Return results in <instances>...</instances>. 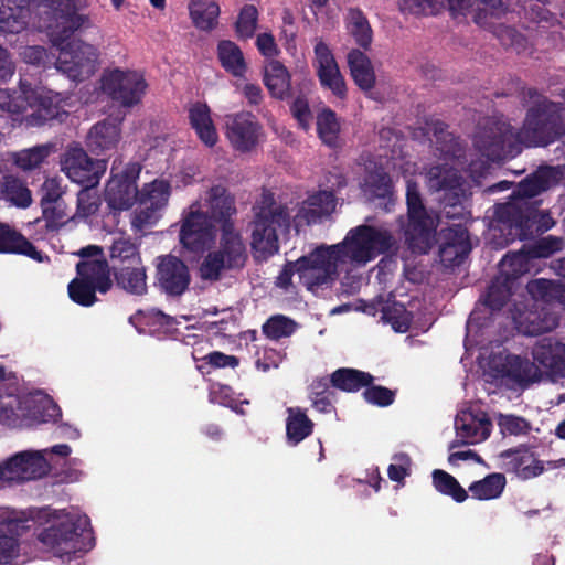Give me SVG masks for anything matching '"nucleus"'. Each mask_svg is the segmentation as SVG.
<instances>
[{"mask_svg":"<svg viewBox=\"0 0 565 565\" xmlns=\"http://www.w3.org/2000/svg\"><path fill=\"white\" fill-rule=\"evenodd\" d=\"M565 130V107L544 102L532 108L521 130L515 132L510 124L498 118H487L477 128L475 148L491 161L513 157L519 145L546 146Z\"/></svg>","mask_w":565,"mask_h":565,"instance_id":"f257e3e1","label":"nucleus"},{"mask_svg":"<svg viewBox=\"0 0 565 565\" xmlns=\"http://www.w3.org/2000/svg\"><path fill=\"white\" fill-rule=\"evenodd\" d=\"M86 0H51L54 22L49 26L52 44L58 49L56 70L74 82L89 78L97 68L99 51L95 45L71 35L83 26L89 25V19L82 11Z\"/></svg>","mask_w":565,"mask_h":565,"instance_id":"f03ea898","label":"nucleus"},{"mask_svg":"<svg viewBox=\"0 0 565 565\" xmlns=\"http://www.w3.org/2000/svg\"><path fill=\"white\" fill-rule=\"evenodd\" d=\"M477 363L488 382L509 390L524 391L544 377L565 379V355H478Z\"/></svg>","mask_w":565,"mask_h":565,"instance_id":"7ed1b4c3","label":"nucleus"},{"mask_svg":"<svg viewBox=\"0 0 565 565\" xmlns=\"http://www.w3.org/2000/svg\"><path fill=\"white\" fill-rule=\"evenodd\" d=\"M435 146L444 163L431 166L426 173V183L431 192H443L440 203L443 215L447 218H459L462 215V201L466 199V189L462 177L456 163L449 164L448 160L458 161L462 156V147L459 140L444 128H435Z\"/></svg>","mask_w":565,"mask_h":565,"instance_id":"20e7f679","label":"nucleus"},{"mask_svg":"<svg viewBox=\"0 0 565 565\" xmlns=\"http://www.w3.org/2000/svg\"><path fill=\"white\" fill-rule=\"evenodd\" d=\"M33 519L43 526L38 533V540L58 556L85 553L95 546L87 515L43 508Z\"/></svg>","mask_w":565,"mask_h":565,"instance_id":"39448f33","label":"nucleus"},{"mask_svg":"<svg viewBox=\"0 0 565 565\" xmlns=\"http://www.w3.org/2000/svg\"><path fill=\"white\" fill-rule=\"evenodd\" d=\"M253 211L250 245L256 258L266 259L279 250V236L290 227V211L276 202L271 193H263Z\"/></svg>","mask_w":565,"mask_h":565,"instance_id":"423d86ee","label":"nucleus"},{"mask_svg":"<svg viewBox=\"0 0 565 565\" xmlns=\"http://www.w3.org/2000/svg\"><path fill=\"white\" fill-rule=\"evenodd\" d=\"M247 258V247L242 234L234 224L227 223L221 228L217 248L207 253L200 264V278L218 281L226 271L242 269Z\"/></svg>","mask_w":565,"mask_h":565,"instance_id":"0eeeda50","label":"nucleus"},{"mask_svg":"<svg viewBox=\"0 0 565 565\" xmlns=\"http://www.w3.org/2000/svg\"><path fill=\"white\" fill-rule=\"evenodd\" d=\"M342 245V254L347 260L358 266H364L377 256L394 253L397 239L382 226L359 225L349 231Z\"/></svg>","mask_w":565,"mask_h":565,"instance_id":"6e6552de","label":"nucleus"},{"mask_svg":"<svg viewBox=\"0 0 565 565\" xmlns=\"http://www.w3.org/2000/svg\"><path fill=\"white\" fill-rule=\"evenodd\" d=\"M61 417V408L47 395L30 394L20 397L15 394H7L0 396V424L2 425L17 427L26 419L47 423L56 422Z\"/></svg>","mask_w":565,"mask_h":565,"instance_id":"1a4fd4ad","label":"nucleus"},{"mask_svg":"<svg viewBox=\"0 0 565 565\" xmlns=\"http://www.w3.org/2000/svg\"><path fill=\"white\" fill-rule=\"evenodd\" d=\"M406 200L409 217L408 247L415 254H426L435 243L439 216L425 209L418 185L411 180L407 181Z\"/></svg>","mask_w":565,"mask_h":565,"instance_id":"9d476101","label":"nucleus"},{"mask_svg":"<svg viewBox=\"0 0 565 565\" xmlns=\"http://www.w3.org/2000/svg\"><path fill=\"white\" fill-rule=\"evenodd\" d=\"M342 245H321L298 259L299 280L308 290L328 285L338 277L339 266L345 263Z\"/></svg>","mask_w":565,"mask_h":565,"instance_id":"9b49d317","label":"nucleus"},{"mask_svg":"<svg viewBox=\"0 0 565 565\" xmlns=\"http://www.w3.org/2000/svg\"><path fill=\"white\" fill-rule=\"evenodd\" d=\"M58 95H49L43 88H33L26 82H20V95L13 96L8 89L0 88V109L11 114H21L28 108L35 109L32 117L39 124L53 119L58 114L56 99Z\"/></svg>","mask_w":565,"mask_h":565,"instance_id":"f8f14e48","label":"nucleus"},{"mask_svg":"<svg viewBox=\"0 0 565 565\" xmlns=\"http://www.w3.org/2000/svg\"><path fill=\"white\" fill-rule=\"evenodd\" d=\"M147 84L139 73L114 68L102 76V89L124 107L137 105L145 94Z\"/></svg>","mask_w":565,"mask_h":565,"instance_id":"ddd939ff","label":"nucleus"},{"mask_svg":"<svg viewBox=\"0 0 565 565\" xmlns=\"http://www.w3.org/2000/svg\"><path fill=\"white\" fill-rule=\"evenodd\" d=\"M215 239V226L209 215L202 211V203L196 201L189 207L184 215L180 243L191 252H201L209 247Z\"/></svg>","mask_w":565,"mask_h":565,"instance_id":"4468645a","label":"nucleus"},{"mask_svg":"<svg viewBox=\"0 0 565 565\" xmlns=\"http://www.w3.org/2000/svg\"><path fill=\"white\" fill-rule=\"evenodd\" d=\"M61 168L71 181L96 186L106 171V161L94 160L83 148L75 146L63 153Z\"/></svg>","mask_w":565,"mask_h":565,"instance_id":"2eb2a0df","label":"nucleus"},{"mask_svg":"<svg viewBox=\"0 0 565 565\" xmlns=\"http://www.w3.org/2000/svg\"><path fill=\"white\" fill-rule=\"evenodd\" d=\"M46 460L39 451L15 454L0 465V482L21 483L43 477Z\"/></svg>","mask_w":565,"mask_h":565,"instance_id":"dca6fc26","label":"nucleus"},{"mask_svg":"<svg viewBox=\"0 0 565 565\" xmlns=\"http://www.w3.org/2000/svg\"><path fill=\"white\" fill-rule=\"evenodd\" d=\"M82 260L76 265L77 275L84 281L95 286L99 292H107L113 281L107 262L102 258V248L95 245L82 248L78 252Z\"/></svg>","mask_w":565,"mask_h":565,"instance_id":"f3484780","label":"nucleus"},{"mask_svg":"<svg viewBox=\"0 0 565 565\" xmlns=\"http://www.w3.org/2000/svg\"><path fill=\"white\" fill-rule=\"evenodd\" d=\"M156 278L159 287L170 296H181L189 288L191 275L186 264L173 255L157 258Z\"/></svg>","mask_w":565,"mask_h":565,"instance_id":"a211bd4d","label":"nucleus"},{"mask_svg":"<svg viewBox=\"0 0 565 565\" xmlns=\"http://www.w3.org/2000/svg\"><path fill=\"white\" fill-rule=\"evenodd\" d=\"M455 429L457 437L460 439L454 440L449 449L488 439L491 434L492 423L486 413L475 414L470 411H462L455 418Z\"/></svg>","mask_w":565,"mask_h":565,"instance_id":"6ab92c4d","label":"nucleus"},{"mask_svg":"<svg viewBox=\"0 0 565 565\" xmlns=\"http://www.w3.org/2000/svg\"><path fill=\"white\" fill-rule=\"evenodd\" d=\"M138 174L139 169L132 166L109 180L105 195L110 207L127 210L139 200L140 192L136 185Z\"/></svg>","mask_w":565,"mask_h":565,"instance_id":"aec40b11","label":"nucleus"},{"mask_svg":"<svg viewBox=\"0 0 565 565\" xmlns=\"http://www.w3.org/2000/svg\"><path fill=\"white\" fill-rule=\"evenodd\" d=\"M226 136L238 151H249L258 140L259 126L249 113L227 115L225 117Z\"/></svg>","mask_w":565,"mask_h":565,"instance_id":"412c9836","label":"nucleus"},{"mask_svg":"<svg viewBox=\"0 0 565 565\" xmlns=\"http://www.w3.org/2000/svg\"><path fill=\"white\" fill-rule=\"evenodd\" d=\"M315 55L321 85L329 88L337 97L344 98L347 94L345 82L328 45L319 41L315 46Z\"/></svg>","mask_w":565,"mask_h":565,"instance_id":"4be33fe9","label":"nucleus"},{"mask_svg":"<svg viewBox=\"0 0 565 565\" xmlns=\"http://www.w3.org/2000/svg\"><path fill=\"white\" fill-rule=\"evenodd\" d=\"M203 204L207 210L204 211L211 220L213 218L220 223L221 227L227 223L234 224L233 216L236 214L235 199L228 193L223 185H214L210 188L204 196H202Z\"/></svg>","mask_w":565,"mask_h":565,"instance_id":"5701e85b","label":"nucleus"},{"mask_svg":"<svg viewBox=\"0 0 565 565\" xmlns=\"http://www.w3.org/2000/svg\"><path fill=\"white\" fill-rule=\"evenodd\" d=\"M29 0H0V34H19L28 28Z\"/></svg>","mask_w":565,"mask_h":565,"instance_id":"b1692460","label":"nucleus"},{"mask_svg":"<svg viewBox=\"0 0 565 565\" xmlns=\"http://www.w3.org/2000/svg\"><path fill=\"white\" fill-rule=\"evenodd\" d=\"M366 313L375 316L381 312V320L391 324L396 332H406L411 324V313L401 303L379 297L363 309Z\"/></svg>","mask_w":565,"mask_h":565,"instance_id":"393cba45","label":"nucleus"},{"mask_svg":"<svg viewBox=\"0 0 565 565\" xmlns=\"http://www.w3.org/2000/svg\"><path fill=\"white\" fill-rule=\"evenodd\" d=\"M518 331L525 335H537L550 332L558 326L557 315L544 307L540 310L521 313L514 318Z\"/></svg>","mask_w":565,"mask_h":565,"instance_id":"a878e982","label":"nucleus"},{"mask_svg":"<svg viewBox=\"0 0 565 565\" xmlns=\"http://www.w3.org/2000/svg\"><path fill=\"white\" fill-rule=\"evenodd\" d=\"M0 253L25 255L39 263L47 259L28 238L6 223H0Z\"/></svg>","mask_w":565,"mask_h":565,"instance_id":"bb28decb","label":"nucleus"},{"mask_svg":"<svg viewBox=\"0 0 565 565\" xmlns=\"http://www.w3.org/2000/svg\"><path fill=\"white\" fill-rule=\"evenodd\" d=\"M119 121L107 118L90 128L87 135V146L94 152H103L117 147L120 141Z\"/></svg>","mask_w":565,"mask_h":565,"instance_id":"cd10ccee","label":"nucleus"},{"mask_svg":"<svg viewBox=\"0 0 565 565\" xmlns=\"http://www.w3.org/2000/svg\"><path fill=\"white\" fill-rule=\"evenodd\" d=\"M347 63L354 83L363 92L374 87L375 73L371 60L365 52L359 49H351L347 54Z\"/></svg>","mask_w":565,"mask_h":565,"instance_id":"c85d7f7f","label":"nucleus"},{"mask_svg":"<svg viewBox=\"0 0 565 565\" xmlns=\"http://www.w3.org/2000/svg\"><path fill=\"white\" fill-rule=\"evenodd\" d=\"M562 177L563 172L559 168H540L531 177L520 182L518 186V194L520 196L533 198L557 184Z\"/></svg>","mask_w":565,"mask_h":565,"instance_id":"c756f323","label":"nucleus"},{"mask_svg":"<svg viewBox=\"0 0 565 565\" xmlns=\"http://www.w3.org/2000/svg\"><path fill=\"white\" fill-rule=\"evenodd\" d=\"M264 83L270 95L277 99H285L290 95V74L278 61H270L264 68Z\"/></svg>","mask_w":565,"mask_h":565,"instance_id":"7c9ffc66","label":"nucleus"},{"mask_svg":"<svg viewBox=\"0 0 565 565\" xmlns=\"http://www.w3.org/2000/svg\"><path fill=\"white\" fill-rule=\"evenodd\" d=\"M373 382L374 376L372 374L350 367L338 369L330 376V383L333 387L350 393L365 388Z\"/></svg>","mask_w":565,"mask_h":565,"instance_id":"2f4dec72","label":"nucleus"},{"mask_svg":"<svg viewBox=\"0 0 565 565\" xmlns=\"http://www.w3.org/2000/svg\"><path fill=\"white\" fill-rule=\"evenodd\" d=\"M455 237L440 247L439 255L443 263L459 265L471 249L467 230L461 225L450 228Z\"/></svg>","mask_w":565,"mask_h":565,"instance_id":"473e14b6","label":"nucleus"},{"mask_svg":"<svg viewBox=\"0 0 565 565\" xmlns=\"http://www.w3.org/2000/svg\"><path fill=\"white\" fill-rule=\"evenodd\" d=\"M189 118L199 138L206 146L213 147L217 141V132L211 119L209 107L205 104H194L189 110Z\"/></svg>","mask_w":565,"mask_h":565,"instance_id":"72a5a7b5","label":"nucleus"},{"mask_svg":"<svg viewBox=\"0 0 565 565\" xmlns=\"http://www.w3.org/2000/svg\"><path fill=\"white\" fill-rule=\"evenodd\" d=\"M286 436L289 445L296 446L312 434L313 423L303 409L289 407L287 409Z\"/></svg>","mask_w":565,"mask_h":565,"instance_id":"f704fd0d","label":"nucleus"},{"mask_svg":"<svg viewBox=\"0 0 565 565\" xmlns=\"http://www.w3.org/2000/svg\"><path fill=\"white\" fill-rule=\"evenodd\" d=\"M507 484L505 476L499 472L487 475L483 479L473 481L468 490L477 500L487 501L499 498Z\"/></svg>","mask_w":565,"mask_h":565,"instance_id":"c9c22d12","label":"nucleus"},{"mask_svg":"<svg viewBox=\"0 0 565 565\" xmlns=\"http://www.w3.org/2000/svg\"><path fill=\"white\" fill-rule=\"evenodd\" d=\"M347 30L355 43L367 51L371 46L373 32L366 17L359 9H350L347 14Z\"/></svg>","mask_w":565,"mask_h":565,"instance_id":"e433bc0d","label":"nucleus"},{"mask_svg":"<svg viewBox=\"0 0 565 565\" xmlns=\"http://www.w3.org/2000/svg\"><path fill=\"white\" fill-rule=\"evenodd\" d=\"M222 66L233 76L241 77L247 70L243 52L232 41H221L217 46Z\"/></svg>","mask_w":565,"mask_h":565,"instance_id":"4c0bfd02","label":"nucleus"},{"mask_svg":"<svg viewBox=\"0 0 565 565\" xmlns=\"http://www.w3.org/2000/svg\"><path fill=\"white\" fill-rule=\"evenodd\" d=\"M529 294L535 300H542L545 303L554 301L563 303L565 300V290L561 284L548 279L531 280L526 285Z\"/></svg>","mask_w":565,"mask_h":565,"instance_id":"58836bf2","label":"nucleus"},{"mask_svg":"<svg viewBox=\"0 0 565 565\" xmlns=\"http://www.w3.org/2000/svg\"><path fill=\"white\" fill-rule=\"evenodd\" d=\"M533 259L529 250H520L516 253L508 254L499 265V275L505 279L511 280L512 284L530 270V260Z\"/></svg>","mask_w":565,"mask_h":565,"instance_id":"ea45409f","label":"nucleus"},{"mask_svg":"<svg viewBox=\"0 0 565 565\" xmlns=\"http://www.w3.org/2000/svg\"><path fill=\"white\" fill-rule=\"evenodd\" d=\"M190 14L194 24L202 30L212 29L220 13V8L213 0H192Z\"/></svg>","mask_w":565,"mask_h":565,"instance_id":"a19ab883","label":"nucleus"},{"mask_svg":"<svg viewBox=\"0 0 565 565\" xmlns=\"http://www.w3.org/2000/svg\"><path fill=\"white\" fill-rule=\"evenodd\" d=\"M431 478L433 484L439 493L450 497L457 503L467 500L468 492L452 475L441 469H435L431 473Z\"/></svg>","mask_w":565,"mask_h":565,"instance_id":"79ce46f5","label":"nucleus"},{"mask_svg":"<svg viewBox=\"0 0 565 565\" xmlns=\"http://www.w3.org/2000/svg\"><path fill=\"white\" fill-rule=\"evenodd\" d=\"M118 286L134 295H143L147 291V275L143 267H124L116 274Z\"/></svg>","mask_w":565,"mask_h":565,"instance_id":"37998d69","label":"nucleus"},{"mask_svg":"<svg viewBox=\"0 0 565 565\" xmlns=\"http://www.w3.org/2000/svg\"><path fill=\"white\" fill-rule=\"evenodd\" d=\"M170 196V185L164 180H154L145 185L139 193L140 205L153 206L161 210L168 203Z\"/></svg>","mask_w":565,"mask_h":565,"instance_id":"c03bdc74","label":"nucleus"},{"mask_svg":"<svg viewBox=\"0 0 565 565\" xmlns=\"http://www.w3.org/2000/svg\"><path fill=\"white\" fill-rule=\"evenodd\" d=\"M52 149V145H40L33 148L23 149L12 153V161L24 171L33 170L40 167V164L50 156Z\"/></svg>","mask_w":565,"mask_h":565,"instance_id":"a18cd8bd","label":"nucleus"},{"mask_svg":"<svg viewBox=\"0 0 565 565\" xmlns=\"http://www.w3.org/2000/svg\"><path fill=\"white\" fill-rule=\"evenodd\" d=\"M1 188L3 194L12 204L19 207H28L31 205V191L22 180L13 175H6Z\"/></svg>","mask_w":565,"mask_h":565,"instance_id":"49530a36","label":"nucleus"},{"mask_svg":"<svg viewBox=\"0 0 565 565\" xmlns=\"http://www.w3.org/2000/svg\"><path fill=\"white\" fill-rule=\"evenodd\" d=\"M514 284L498 275L488 288L484 303L492 310L501 309L510 298Z\"/></svg>","mask_w":565,"mask_h":565,"instance_id":"de8ad7c7","label":"nucleus"},{"mask_svg":"<svg viewBox=\"0 0 565 565\" xmlns=\"http://www.w3.org/2000/svg\"><path fill=\"white\" fill-rule=\"evenodd\" d=\"M533 455L526 446L521 445L516 448L501 451L500 458L505 460L504 463L508 472H513L522 478L523 469L529 462H533Z\"/></svg>","mask_w":565,"mask_h":565,"instance_id":"09e8293b","label":"nucleus"},{"mask_svg":"<svg viewBox=\"0 0 565 565\" xmlns=\"http://www.w3.org/2000/svg\"><path fill=\"white\" fill-rule=\"evenodd\" d=\"M317 129L323 143L333 147L337 145L340 125L335 114L330 109L322 110L317 117Z\"/></svg>","mask_w":565,"mask_h":565,"instance_id":"8fccbe9b","label":"nucleus"},{"mask_svg":"<svg viewBox=\"0 0 565 565\" xmlns=\"http://www.w3.org/2000/svg\"><path fill=\"white\" fill-rule=\"evenodd\" d=\"M297 328V323L282 315H276L269 318L263 326L264 334L271 340L290 337Z\"/></svg>","mask_w":565,"mask_h":565,"instance_id":"3c124183","label":"nucleus"},{"mask_svg":"<svg viewBox=\"0 0 565 565\" xmlns=\"http://www.w3.org/2000/svg\"><path fill=\"white\" fill-rule=\"evenodd\" d=\"M497 424L503 436L526 435L531 430V423L524 417L514 414H498Z\"/></svg>","mask_w":565,"mask_h":565,"instance_id":"603ef678","label":"nucleus"},{"mask_svg":"<svg viewBox=\"0 0 565 565\" xmlns=\"http://www.w3.org/2000/svg\"><path fill=\"white\" fill-rule=\"evenodd\" d=\"M96 291H98L97 288H95L94 285L84 281L79 277L73 279L68 285V295L71 299L82 306H92L96 302Z\"/></svg>","mask_w":565,"mask_h":565,"instance_id":"864d4df0","label":"nucleus"},{"mask_svg":"<svg viewBox=\"0 0 565 565\" xmlns=\"http://www.w3.org/2000/svg\"><path fill=\"white\" fill-rule=\"evenodd\" d=\"M192 356L196 362V369L202 374H209L212 370L215 369L227 366L235 367L239 363L236 355H203L202 358H196V355Z\"/></svg>","mask_w":565,"mask_h":565,"instance_id":"5fc2aeb1","label":"nucleus"},{"mask_svg":"<svg viewBox=\"0 0 565 565\" xmlns=\"http://www.w3.org/2000/svg\"><path fill=\"white\" fill-rule=\"evenodd\" d=\"M109 255L113 260L140 263L137 246L128 238L115 239L110 246Z\"/></svg>","mask_w":565,"mask_h":565,"instance_id":"6e6d98bb","label":"nucleus"},{"mask_svg":"<svg viewBox=\"0 0 565 565\" xmlns=\"http://www.w3.org/2000/svg\"><path fill=\"white\" fill-rule=\"evenodd\" d=\"M366 403L379 407L392 405L396 397V392L382 385L369 384L362 393Z\"/></svg>","mask_w":565,"mask_h":565,"instance_id":"4d7b16f0","label":"nucleus"},{"mask_svg":"<svg viewBox=\"0 0 565 565\" xmlns=\"http://www.w3.org/2000/svg\"><path fill=\"white\" fill-rule=\"evenodd\" d=\"M93 188L94 186H88V184H85V188L82 189L77 194L76 215L78 217H88L98 211L99 198Z\"/></svg>","mask_w":565,"mask_h":565,"instance_id":"13d9d810","label":"nucleus"},{"mask_svg":"<svg viewBox=\"0 0 565 565\" xmlns=\"http://www.w3.org/2000/svg\"><path fill=\"white\" fill-rule=\"evenodd\" d=\"M257 9L252 4L245 6L242 9L236 22V31L241 38L248 39L254 35L257 25Z\"/></svg>","mask_w":565,"mask_h":565,"instance_id":"bf43d9fd","label":"nucleus"},{"mask_svg":"<svg viewBox=\"0 0 565 565\" xmlns=\"http://www.w3.org/2000/svg\"><path fill=\"white\" fill-rule=\"evenodd\" d=\"M563 239L555 236H547L540 239L536 244L529 247L530 256L534 258H547L555 252L563 248Z\"/></svg>","mask_w":565,"mask_h":565,"instance_id":"052dcab7","label":"nucleus"},{"mask_svg":"<svg viewBox=\"0 0 565 565\" xmlns=\"http://www.w3.org/2000/svg\"><path fill=\"white\" fill-rule=\"evenodd\" d=\"M209 401L230 408H236V399L231 386L213 383L209 391Z\"/></svg>","mask_w":565,"mask_h":565,"instance_id":"680f3d73","label":"nucleus"},{"mask_svg":"<svg viewBox=\"0 0 565 565\" xmlns=\"http://www.w3.org/2000/svg\"><path fill=\"white\" fill-rule=\"evenodd\" d=\"M42 207L44 220L47 222L49 228H56L65 223L68 217L66 205L63 201L51 203Z\"/></svg>","mask_w":565,"mask_h":565,"instance_id":"e2e57ef3","label":"nucleus"},{"mask_svg":"<svg viewBox=\"0 0 565 565\" xmlns=\"http://www.w3.org/2000/svg\"><path fill=\"white\" fill-rule=\"evenodd\" d=\"M158 209L153 206L140 205L132 215L131 226L135 231L141 232L146 227L153 225L158 221Z\"/></svg>","mask_w":565,"mask_h":565,"instance_id":"0e129e2a","label":"nucleus"},{"mask_svg":"<svg viewBox=\"0 0 565 565\" xmlns=\"http://www.w3.org/2000/svg\"><path fill=\"white\" fill-rule=\"evenodd\" d=\"M63 194L64 189L61 184V180L57 178L46 179L41 186V206L63 201Z\"/></svg>","mask_w":565,"mask_h":565,"instance_id":"69168bd1","label":"nucleus"},{"mask_svg":"<svg viewBox=\"0 0 565 565\" xmlns=\"http://www.w3.org/2000/svg\"><path fill=\"white\" fill-rule=\"evenodd\" d=\"M397 463H391L387 468L388 478L395 482H403L411 475V458L407 454H398L394 457Z\"/></svg>","mask_w":565,"mask_h":565,"instance_id":"338daca9","label":"nucleus"},{"mask_svg":"<svg viewBox=\"0 0 565 565\" xmlns=\"http://www.w3.org/2000/svg\"><path fill=\"white\" fill-rule=\"evenodd\" d=\"M311 206L318 210L319 213L329 215L335 209L334 195L329 191H321L311 195L306 200Z\"/></svg>","mask_w":565,"mask_h":565,"instance_id":"774afa93","label":"nucleus"}]
</instances>
